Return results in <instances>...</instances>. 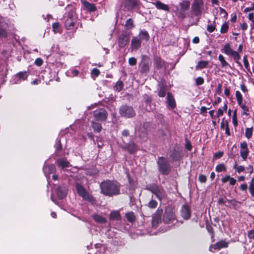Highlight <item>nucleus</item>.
Wrapping results in <instances>:
<instances>
[{"label": "nucleus", "mask_w": 254, "mask_h": 254, "mask_svg": "<svg viewBox=\"0 0 254 254\" xmlns=\"http://www.w3.org/2000/svg\"><path fill=\"white\" fill-rule=\"evenodd\" d=\"M234 168L236 169V170L238 172V173H240L241 172H243L245 170V167L243 166H238L236 163Z\"/></svg>", "instance_id": "49530a36"}, {"label": "nucleus", "mask_w": 254, "mask_h": 254, "mask_svg": "<svg viewBox=\"0 0 254 254\" xmlns=\"http://www.w3.org/2000/svg\"><path fill=\"white\" fill-rule=\"evenodd\" d=\"M226 110H227V105L225 104L223 106V109L220 108L218 110L217 113V117L218 118V117L222 116L223 115V110H224L225 111H226Z\"/></svg>", "instance_id": "c03bdc74"}, {"label": "nucleus", "mask_w": 254, "mask_h": 254, "mask_svg": "<svg viewBox=\"0 0 254 254\" xmlns=\"http://www.w3.org/2000/svg\"><path fill=\"white\" fill-rule=\"evenodd\" d=\"M129 36L126 33H122L119 38L118 44L120 48L125 47L128 43Z\"/></svg>", "instance_id": "9d476101"}, {"label": "nucleus", "mask_w": 254, "mask_h": 254, "mask_svg": "<svg viewBox=\"0 0 254 254\" xmlns=\"http://www.w3.org/2000/svg\"><path fill=\"white\" fill-rule=\"evenodd\" d=\"M154 64L157 68H160L164 65V62L160 58L156 57L154 59Z\"/></svg>", "instance_id": "c756f323"}, {"label": "nucleus", "mask_w": 254, "mask_h": 254, "mask_svg": "<svg viewBox=\"0 0 254 254\" xmlns=\"http://www.w3.org/2000/svg\"><path fill=\"white\" fill-rule=\"evenodd\" d=\"M161 216L159 214H155L152 218V224L153 226L157 225L160 221Z\"/></svg>", "instance_id": "c9c22d12"}, {"label": "nucleus", "mask_w": 254, "mask_h": 254, "mask_svg": "<svg viewBox=\"0 0 254 254\" xmlns=\"http://www.w3.org/2000/svg\"><path fill=\"white\" fill-rule=\"evenodd\" d=\"M140 39V40L148 41L149 38L148 33L145 30H141L140 31L138 35L137 36Z\"/></svg>", "instance_id": "6ab92c4d"}, {"label": "nucleus", "mask_w": 254, "mask_h": 254, "mask_svg": "<svg viewBox=\"0 0 254 254\" xmlns=\"http://www.w3.org/2000/svg\"><path fill=\"white\" fill-rule=\"evenodd\" d=\"M110 217L111 219L113 220H120V213L118 211H113L110 213Z\"/></svg>", "instance_id": "2f4dec72"}, {"label": "nucleus", "mask_w": 254, "mask_h": 254, "mask_svg": "<svg viewBox=\"0 0 254 254\" xmlns=\"http://www.w3.org/2000/svg\"><path fill=\"white\" fill-rule=\"evenodd\" d=\"M232 121H233V123L234 125L235 126H237V125H238V123H237V119H236V112H235L234 114H233Z\"/></svg>", "instance_id": "bf43d9fd"}, {"label": "nucleus", "mask_w": 254, "mask_h": 254, "mask_svg": "<svg viewBox=\"0 0 254 254\" xmlns=\"http://www.w3.org/2000/svg\"><path fill=\"white\" fill-rule=\"evenodd\" d=\"M191 8L195 15H200L204 9L203 0H194L191 5Z\"/></svg>", "instance_id": "423d86ee"}, {"label": "nucleus", "mask_w": 254, "mask_h": 254, "mask_svg": "<svg viewBox=\"0 0 254 254\" xmlns=\"http://www.w3.org/2000/svg\"><path fill=\"white\" fill-rule=\"evenodd\" d=\"M94 220L97 223L104 224L106 222V219L98 214H94L92 216Z\"/></svg>", "instance_id": "4be33fe9"}, {"label": "nucleus", "mask_w": 254, "mask_h": 254, "mask_svg": "<svg viewBox=\"0 0 254 254\" xmlns=\"http://www.w3.org/2000/svg\"><path fill=\"white\" fill-rule=\"evenodd\" d=\"M156 8L158 9L163 10L166 11H169L170 8L168 5L161 2L160 1H156L153 3Z\"/></svg>", "instance_id": "dca6fc26"}, {"label": "nucleus", "mask_w": 254, "mask_h": 254, "mask_svg": "<svg viewBox=\"0 0 254 254\" xmlns=\"http://www.w3.org/2000/svg\"><path fill=\"white\" fill-rule=\"evenodd\" d=\"M43 60L40 58H37L35 61V64L38 66H40L43 64Z\"/></svg>", "instance_id": "5fc2aeb1"}, {"label": "nucleus", "mask_w": 254, "mask_h": 254, "mask_svg": "<svg viewBox=\"0 0 254 254\" xmlns=\"http://www.w3.org/2000/svg\"><path fill=\"white\" fill-rule=\"evenodd\" d=\"M152 62L151 59L147 56H143L141 62L140 63V71L141 73H147L149 70Z\"/></svg>", "instance_id": "0eeeda50"}, {"label": "nucleus", "mask_w": 254, "mask_h": 254, "mask_svg": "<svg viewBox=\"0 0 254 254\" xmlns=\"http://www.w3.org/2000/svg\"><path fill=\"white\" fill-rule=\"evenodd\" d=\"M74 13V12L73 11H69L68 13L67 19H74L73 18Z\"/></svg>", "instance_id": "774afa93"}, {"label": "nucleus", "mask_w": 254, "mask_h": 254, "mask_svg": "<svg viewBox=\"0 0 254 254\" xmlns=\"http://www.w3.org/2000/svg\"><path fill=\"white\" fill-rule=\"evenodd\" d=\"M218 60L221 62L222 67H227L229 66L228 63L225 61L224 57L222 55H219L218 56Z\"/></svg>", "instance_id": "7c9ffc66"}, {"label": "nucleus", "mask_w": 254, "mask_h": 254, "mask_svg": "<svg viewBox=\"0 0 254 254\" xmlns=\"http://www.w3.org/2000/svg\"><path fill=\"white\" fill-rule=\"evenodd\" d=\"M195 83L197 85H202L204 83V79L201 77H198L196 78Z\"/></svg>", "instance_id": "09e8293b"}, {"label": "nucleus", "mask_w": 254, "mask_h": 254, "mask_svg": "<svg viewBox=\"0 0 254 254\" xmlns=\"http://www.w3.org/2000/svg\"><path fill=\"white\" fill-rule=\"evenodd\" d=\"M141 41L137 36L133 37L131 41V48L132 50H137L141 46Z\"/></svg>", "instance_id": "f8f14e48"}, {"label": "nucleus", "mask_w": 254, "mask_h": 254, "mask_svg": "<svg viewBox=\"0 0 254 254\" xmlns=\"http://www.w3.org/2000/svg\"><path fill=\"white\" fill-rule=\"evenodd\" d=\"M175 219V215L172 210L170 209H167L165 210L163 216V220L166 223L169 222L171 220Z\"/></svg>", "instance_id": "9b49d317"}, {"label": "nucleus", "mask_w": 254, "mask_h": 254, "mask_svg": "<svg viewBox=\"0 0 254 254\" xmlns=\"http://www.w3.org/2000/svg\"><path fill=\"white\" fill-rule=\"evenodd\" d=\"M134 26L133 24V20L131 18H129L128 20H127L126 24H125V27L127 29H130L133 28Z\"/></svg>", "instance_id": "473e14b6"}, {"label": "nucleus", "mask_w": 254, "mask_h": 254, "mask_svg": "<svg viewBox=\"0 0 254 254\" xmlns=\"http://www.w3.org/2000/svg\"><path fill=\"white\" fill-rule=\"evenodd\" d=\"M190 210L189 206L183 205L181 209V215L185 219H188L190 215Z\"/></svg>", "instance_id": "ddd939ff"}, {"label": "nucleus", "mask_w": 254, "mask_h": 254, "mask_svg": "<svg viewBox=\"0 0 254 254\" xmlns=\"http://www.w3.org/2000/svg\"><path fill=\"white\" fill-rule=\"evenodd\" d=\"M138 0H125V7L128 9H131L137 6Z\"/></svg>", "instance_id": "2eb2a0df"}, {"label": "nucleus", "mask_w": 254, "mask_h": 254, "mask_svg": "<svg viewBox=\"0 0 254 254\" xmlns=\"http://www.w3.org/2000/svg\"><path fill=\"white\" fill-rule=\"evenodd\" d=\"M223 155V152L221 151L217 152L214 154V157L216 158H220Z\"/></svg>", "instance_id": "052dcab7"}, {"label": "nucleus", "mask_w": 254, "mask_h": 254, "mask_svg": "<svg viewBox=\"0 0 254 254\" xmlns=\"http://www.w3.org/2000/svg\"><path fill=\"white\" fill-rule=\"evenodd\" d=\"M108 114L103 108H100L94 112V117L97 121H103L107 119Z\"/></svg>", "instance_id": "6e6552de"}, {"label": "nucleus", "mask_w": 254, "mask_h": 254, "mask_svg": "<svg viewBox=\"0 0 254 254\" xmlns=\"http://www.w3.org/2000/svg\"><path fill=\"white\" fill-rule=\"evenodd\" d=\"M100 71L97 68H94L91 71V74L94 75L95 76H98L100 74Z\"/></svg>", "instance_id": "3c124183"}, {"label": "nucleus", "mask_w": 254, "mask_h": 254, "mask_svg": "<svg viewBox=\"0 0 254 254\" xmlns=\"http://www.w3.org/2000/svg\"><path fill=\"white\" fill-rule=\"evenodd\" d=\"M179 5L182 12H185L189 10L190 6V1L188 0H183L179 3Z\"/></svg>", "instance_id": "f3484780"}, {"label": "nucleus", "mask_w": 254, "mask_h": 254, "mask_svg": "<svg viewBox=\"0 0 254 254\" xmlns=\"http://www.w3.org/2000/svg\"><path fill=\"white\" fill-rule=\"evenodd\" d=\"M206 177L202 174H201L198 177V180L201 183H205L206 181Z\"/></svg>", "instance_id": "603ef678"}, {"label": "nucleus", "mask_w": 254, "mask_h": 254, "mask_svg": "<svg viewBox=\"0 0 254 254\" xmlns=\"http://www.w3.org/2000/svg\"><path fill=\"white\" fill-rule=\"evenodd\" d=\"M230 56L233 57L234 60L237 62L238 60H239L241 58L240 55L238 53V52L234 51L233 53L231 54Z\"/></svg>", "instance_id": "79ce46f5"}, {"label": "nucleus", "mask_w": 254, "mask_h": 254, "mask_svg": "<svg viewBox=\"0 0 254 254\" xmlns=\"http://www.w3.org/2000/svg\"><path fill=\"white\" fill-rule=\"evenodd\" d=\"M208 64V62L205 61H201L198 62L196 66V69H202L206 67Z\"/></svg>", "instance_id": "c85d7f7f"}, {"label": "nucleus", "mask_w": 254, "mask_h": 254, "mask_svg": "<svg viewBox=\"0 0 254 254\" xmlns=\"http://www.w3.org/2000/svg\"><path fill=\"white\" fill-rule=\"evenodd\" d=\"M250 151L248 148V144L246 141H243L240 143V156L244 161H246Z\"/></svg>", "instance_id": "1a4fd4ad"}, {"label": "nucleus", "mask_w": 254, "mask_h": 254, "mask_svg": "<svg viewBox=\"0 0 254 254\" xmlns=\"http://www.w3.org/2000/svg\"><path fill=\"white\" fill-rule=\"evenodd\" d=\"M137 60L135 58L132 57L128 59V63L130 65H134L136 64Z\"/></svg>", "instance_id": "8fccbe9b"}, {"label": "nucleus", "mask_w": 254, "mask_h": 254, "mask_svg": "<svg viewBox=\"0 0 254 254\" xmlns=\"http://www.w3.org/2000/svg\"><path fill=\"white\" fill-rule=\"evenodd\" d=\"M126 147L130 153L134 152L136 149L135 144L132 142L127 144L126 146Z\"/></svg>", "instance_id": "f704fd0d"}, {"label": "nucleus", "mask_w": 254, "mask_h": 254, "mask_svg": "<svg viewBox=\"0 0 254 254\" xmlns=\"http://www.w3.org/2000/svg\"><path fill=\"white\" fill-rule=\"evenodd\" d=\"M121 185L116 181L107 180L101 183V192L107 196H112L120 193Z\"/></svg>", "instance_id": "f257e3e1"}, {"label": "nucleus", "mask_w": 254, "mask_h": 254, "mask_svg": "<svg viewBox=\"0 0 254 254\" xmlns=\"http://www.w3.org/2000/svg\"><path fill=\"white\" fill-rule=\"evenodd\" d=\"M84 7L89 11H94L96 10V7L94 4L85 1L84 2Z\"/></svg>", "instance_id": "5701e85b"}, {"label": "nucleus", "mask_w": 254, "mask_h": 254, "mask_svg": "<svg viewBox=\"0 0 254 254\" xmlns=\"http://www.w3.org/2000/svg\"><path fill=\"white\" fill-rule=\"evenodd\" d=\"M165 92H166V91L164 89H161L158 91V96L161 97H164L165 95Z\"/></svg>", "instance_id": "6e6d98bb"}, {"label": "nucleus", "mask_w": 254, "mask_h": 254, "mask_svg": "<svg viewBox=\"0 0 254 254\" xmlns=\"http://www.w3.org/2000/svg\"><path fill=\"white\" fill-rule=\"evenodd\" d=\"M228 247V243L225 241H221L214 244L213 246V248L214 249H220L223 248H226Z\"/></svg>", "instance_id": "412c9836"}, {"label": "nucleus", "mask_w": 254, "mask_h": 254, "mask_svg": "<svg viewBox=\"0 0 254 254\" xmlns=\"http://www.w3.org/2000/svg\"><path fill=\"white\" fill-rule=\"evenodd\" d=\"M159 171L162 174L167 175L170 173L171 168L168 161L164 157H159L157 161Z\"/></svg>", "instance_id": "f03ea898"}, {"label": "nucleus", "mask_w": 254, "mask_h": 254, "mask_svg": "<svg viewBox=\"0 0 254 254\" xmlns=\"http://www.w3.org/2000/svg\"><path fill=\"white\" fill-rule=\"evenodd\" d=\"M124 87V83L121 81H118L117 83L115 86H114V89L120 92L122 90Z\"/></svg>", "instance_id": "72a5a7b5"}, {"label": "nucleus", "mask_w": 254, "mask_h": 254, "mask_svg": "<svg viewBox=\"0 0 254 254\" xmlns=\"http://www.w3.org/2000/svg\"><path fill=\"white\" fill-rule=\"evenodd\" d=\"M253 132V127H248L246 129L245 131V136L248 138L250 139L252 135V133Z\"/></svg>", "instance_id": "4c0bfd02"}, {"label": "nucleus", "mask_w": 254, "mask_h": 254, "mask_svg": "<svg viewBox=\"0 0 254 254\" xmlns=\"http://www.w3.org/2000/svg\"><path fill=\"white\" fill-rule=\"evenodd\" d=\"M92 127H93L94 131L97 132H99L101 130L102 126L101 125L98 123L92 122Z\"/></svg>", "instance_id": "a878e982"}, {"label": "nucleus", "mask_w": 254, "mask_h": 254, "mask_svg": "<svg viewBox=\"0 0 254 254\" xmlns=\"http://www.w3.org/2000/svg\"><path fill=\"white\" fill-rule=\"evenodd\" d=\"M56 170V167L54 164L45 165L43 167V171L45 174H50L55 173Z\"/></svg>", "instance_id": "a211bd4d"}, {"label": "nucleus", "mask_w": 254, "mask_h": 254, "mask_svg": "<svg viewBox=\"0 0 254 254\" xmlns=\"http://www.w3.org/2000/svg\"><path fill=\"white\" fill-rule=\"evenodd\" d=\"M236 97L239 105H241L243 102V97L241 93L239 91L236 92Z\"/></svg>", "instance_id": "e433bc0d"}, {"label": "nucleus", "mask_w": 254, "mask_h": 254, "mask_svg": "<svg viewBox=\"0 0 254 254\" xmlns=\"http://www.w3.org/2000/svg\"><path fill=\"white\" fill-rule=\"evenodd\" d=\"M167 99L169 106L174 108L176 106L175 101L172 94L170 93H167Z\"/></svg>", "instance_id": "aec40b11"}, {"label": "nucleus", "mask_w": 254, "mask_h": 254, "mask_svg": "<svg viewBox=\"0 0 254 254\" xmlns=\"http://www.w3.org/2000/svg\"><path fill=\"white\" fill-rule=\"evenodd\" d=\"M220 127L222 129H225V133L227 135H230V131L228 127V123L227 121L226 122H222L221 123Z\"/></svg>", "instance_id": "b1692460"}, {"label": "nucleus", "mask_w": 254, "mask_h": 254, "mask_svg": "<svg viewBox=\"0 0 254 254\" xmlns=\"http://www.w3.org/2000/svg\"><path fill=\"white\" fill-rule=\"evenodd\" d=\"M216 29V26L214 24H210L207 26V30L210 33L213 32Z\"/></svg>", "instance_id": "de8ad7c7"}, {"label": "nucleus", "mask_w": 254, "mask_h": 254, "mask_svg": "<svg viewBox=\"0 0 254 254\" xmlns=\"http://www.w3.org/2000/svg\"><path fill=\"white\" fill-rule=\"evenodd\" d=\"M146 189L155 195L159 200H161L165 195V192L164 190L155 184L148 186Z\"/></svg>", "instance_id": "7ed1b4c3"}, {"label": "nucleus", "mask_w": 254, "mask_h": 254, "mask_svg": "<svg viewBox=\"0 0 254 254\" xmlns=\"http://www.w3.org/2000/svg\"><path fill=\"white\" fill-rule=\"evenodd\" d=\"M76 189L78 194L84 200L89 202L94 201L93 197L82 186L79 184H76Z\"/></svg>", "instance_id": "20e7f679"}, {"label": "nucleus", "mask_w": 254, "mask_h": 254, "mask_svg": "<svg viewBox=\"0 0 254 254\" xmlns=\"http://www.w3.org/2000/svg\"><path fill=\"white\" fill-rule=\"evenodd\" d=\"M17 76L20 79H22L23 80H25L28 76V74L27 72H20L17 74Z\"/></svg>", "instance_id": "a18cd8bd"}, {"label": "nucleus", "mask_w": 254, "mask_h": 254, "mask_svg": "<svg viewBox=\"0 0 254 254\" xmlns=\"http://www.w3.org/2000/svg\"><path fill=\"white\" fill-rule=\"evenodd\" d=\"M249 189L252 197H254V186L252 184L249 186Z\"/></svg>", "instance_id": "13d9d810"}, {"label": "nucleus", "mask_w": 254, "mask_h": 254, "mask_svg": "<svg viewBox=\"0 0 254 254\" xmlns=\"http://www.w3.org/2000/svg\"><path fill=\"white\" fill-rule=\"evenodd\" d=\"M57 194L60 199L63 198L66 195L65 189H62L61 188H59L57 190Z\"/></svg>", "instance_id": "cd10ccee"}, {"label": "nucleus", "mask_w": 254, "mask_h": 254, "mask_svg": "<svg viewBox=\"0 0 254 254\" xmlns=\"http://www.w3.org/2000/svg\"><path fill=\"white\" fill-rule=\"evenodd\" d=\"M57 165L59 167L64 169L70 166L69 162L65 158L59 159L57 161Z\"/></svg>", "instance_id": "4468645a"}, {"label": "nucleus", "mask_w": 254, "mask_h": 254, "mask_svg": "<svg viewBox=\"0 0 254 254\" xmlns=\"http://www.w3.org/2000/svg\"><path fill=\"white\" fill-rule=\"evenodd\" d=\"M75 20L74 19H67L65 22V26L66 28L71 29L74 26Z\"/></svg>", "instance_id": "393cba45"}, {"label": "nucleus", "mask_w": 254, "mask_h": 254, "mask_svg": "<svg viewBox=\"0 0 254 254\" xmlns=\"http://www.w3.org/2000/svg\"><path fill=\"white\" fill-rule=\"evenodd\" d=\"M228 24L225 22L222 24L220 29V32L222 34L226 33L228 29Z\"/></svg>", "instance_id": "58836bf2"}, {"label": "nucleus", "mask_w": 254, "mask_h": 254, "mask_svg": "<svg viewBox=\"0 0 254 254\" xmlns=\"http://www.w3.org/2000/svg\"><path fill=\"white\" fill-rule=\"evenodd\" d=\"M234 52L229 44H226L224 47V53L228 56H231Z\"/></svg>", "instance_id": "bb28decb"}, {"label": "nucleus", "mask_w": 254, "mask_h": 254, "mask_svg": "<svg viewBox=\"0 0 254 254\" xmlns=\"http://www.w3.org/2000/svg\"><path fill=\"white\" fill-rule=\"evenodd\" d=\"M216 171L218 172H221L222 171H225L226 170V168L224 164H220L218 165L215 168Z\"/></svg>", "instance_id": "ea45409f"}, {"label": "nucleus", "mask_w": 254, "mask_h": 254, "mask_svg": "<svg viewBox=\"0 0 254 254\" xmlns=\"http://www.w3.org/2000/svg\"><path fill=\"white\" fill-rule=\"evenodd\" d=\"M170 157L173 159V160H177L179 158V156L177 155V152H176L175 151L173 154L170 155Z\"/></svg>", "instance_id": "4d7b16f0"}, {"label": "nucleus", "mask_w": 254, "mask_h": 254, "mask_svg": "<svg viewBox=\"0 0 254 254\" xmlns=\"http://www.w3.org/2000/svg\"><path fill=\"white\" fill-rule=\"evenodd\" d=\"M126 216L129 222H133L135 219V216L132 212L127 213Z\"/></svg>", "instance_id": "a19ab883"}, {"label": "nucleus", "mask_w": 254, "mask_h": 254, "mask_svg": "<svg viewBox=\"0 0 254 254\" xmlns=\"http://www.w3.org/2000/svg\"><path fill=\"white\" fill-rule=\"evenodd\" d=\"M230 178V176L229 175L226 176L224 177H223L221 179V181L223 183H225L228 181H229V179Z\"/></svg>", "instance_id": "680f3d73"}, {"label": "nucleus", "mask_w": 254, "mask_h": 254, "mask_svg": "<svg viewBox=\"0 0 254 254\" xmlns=\"http://www.w3.org/2000/svg\"><path fill=\"white\" fill-rule=\"evenodd\" d=\"M120 114L125 118H131L135 116V113L131 106L124 105L121 107L119 110Z\"/></svg>", "instance_id": "39448f33"}, {"label": "nucleus", "mask_w": 254, "mask_h": 254, "mask_svg": "<svg viewBox=\"0 0 254 254\" xmlns=\"http://www.w3.org/2000/svg\"><path fill=\"white\" fill-rule=\"evenodd\" d=\"M248 236L251 239H254V230H250L248 233Z\"/></svg>", "instance_id": "338daca9"}, {"label": "nucleus", "mask_w": 254, "mask_h": 254, "mask_svg": "<svg viewBox=\"0 0 254 254\" xmlns=\"http://www.w3.org/2000/svg\"><path fill=\"white\" fill-rule=\"evenodd\" d=\"M229 182L230 185H232V186L235 185V184L236 183V179H235L234 178H232L231 177L229 179Z\"/></svg>", "instance_id": "69168bd1"}, {"label": "nucleus", "mask_w": 254, "mask_h": 254, "mask_svg": "<svg viewBox=\"0 0 254 254\" xmlns=\"http://www.w3.org/2000/svg\"><path fill=\"white\" fill-rule=\"evenodd\" d=\"M6 35V32L4 30L2 29L1 27H0V38L5 37Z\"/></svg>", "instance_id": "864d4df0"}, {"label": "nucleus", "mask_w": 254, "mask_h": 254, "mask_svg": "<svg viewBox=\"0 0 254 254\" xmlns=\"http://www.w3.org/2000/svg\"><path fill=\"white\" fill-rule=\"evenodd\" d=\"M53 28L55 31V32H57V30L58 29L59 27V23H54L52 25Z\"/></svg>", "instance_id": "e2e57ef3"}, {"label": "nucleus", "mask_w": 254, "mask_h": 254, "mask_svg": "<svg viewBox=\"0 0 254 254\" xmlns=\"http://www.w3.org/2000/svg\"><path fill=\"white\" fill-rule=\"evenodd\" d=\"M157 202L156 200L151 199L148 203V206L151 208H154L157 207Z\"/></svg>", "instance_id": "37998d69"}, {"label": "nucleus", "mask_w": 254, "mask_h": 254, "mask_svg": "<svg viewBox=\"0 0 254 254\" xmlns=\"http://www.w3.org/2000/svg\"><path fill=\"white\" fill-rule=\"evenodd\" d=\"M243 61L245 67L247 68L249 66V62L246 56H244L243 57Z\"/></svg>", "instance_id": "0e129e2a"}]
</instances>
